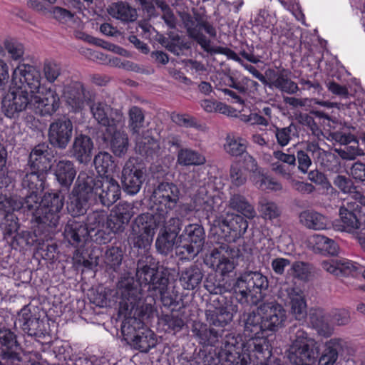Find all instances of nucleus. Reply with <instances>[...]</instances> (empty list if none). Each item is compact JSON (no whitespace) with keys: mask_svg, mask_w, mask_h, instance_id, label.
<instances>
[{"mask_svg":"<svg viewBox=\"0 0 365 365\" xmlns=\"http://www.w3.org/2000/svg\"><path fill=\"white\" fill-rule=\"evenodd\" d=\"M64 192L51 190L41 196L36 195V207H34L32 224H40L53 235L59 225L65 202Z\"/></svg>","mask_w":365,"mask_h":365,"instance_id":"obj_5","label":"nucleus"},{"mask_svg":"<svg viewBox=\"0 0 365 365\" xmlns=\"http://www.w3.org/2000/svg\"><path fill=\"white\" fill-rule=\"evenodd\" d=\"M242 322L244 327V333L252 339H263L264 341V347L269 349L268 341L265 334L269 331L264 327V319L262 316L255 312L244 313L242 317Z\"/></svg>","mask_w":365,"mask_h":365,"instance_id":"obj_27","label":"nucleus"},{"mask_svg":"<svg viewBox=\"0 0 365 365\" xmlns=\"http://www.w3.org/2000/svg\"><path fill=\"white\" fill-rule=\"evenodd\" d=\"M259 212L264 220H270L278 217L281 214L277 205L266 199H262L259 202Z\"/></svg>","mask_w":365,"mask_h":365,"instance_id":"obj_61","label":"nucleus"},{"mask_svg":"<svg viewBox=\"0 0 365 365\" xmlns=\"http://www.w3.org/2000/svg\"><path fill=\"white\" fill-rule=\"evenodd\" d=\"M158 180L153 184V190L151 197L155 205L161 206V210L163 208L168 211L176 208L180 202V191L176 184L169 181L165 178Z\"/></svg>","mask_w":365,"mask_h":365,"instance_id":"obj_17","label":"nucleus"},{"mask_svg":"<svg viewBox=\"0 0 365 365\" xmlns=\"http://www.w3.org/2000/svg\"><path fill=\"white\" fill-rule=\"evenodd\" d=\"M179 283L186 290L197 291L201 286L205 274L202 267L192 264L178 270Z\"/></svg>","mask_w":365,"mask_h":365,"instance_id":"obj_30","label":"nucleus"},{"mask_svg":"<svg viewBox=\"0 0 365 365\" xmlns=\"http://www.w3.org/2000/svg\"><path fill=\"white\" fill-rule=\"evenodd\" d=\"M122 187L113 176L101 179L93 173L80 172L69 193L66 208L72 217L83 216L101 204L109 207L120 198Z\"/></svg>","mask_w":365,"mask_h":365,"instance_id":"obj_1","label":"nucleus"},{"mask_svg":"<svg viewBox=\"0 0 365 365\" xmlns=\"http://www.w3.org/2000/svg\"><path fill=\"white\" fill-rule=\"evenodd\" d=\"M153 298H159L162 302L163 307L167 308L170 312L178 311L180 309V301L178 295L174 294L170 292L169 287L166 290H163L155 295Z\"/></svg>","mask_w":365,"mask_h":365,"instance_id":"obj_53","label":"nucleus"},{"mask_svg":"<svg viewBox=\"0 0 365 365\" xmlns=\"http://www.w3.org/2000/svg\"><path fill=\"white\" fill-rule=\"evenodd\" d=\"M206 235L203 226L198 223H188L181 232L178 247L182 253L195 257L203 250Z\"/></svg>","mask_w":365,"mask_h":365,"instance_id":"obj_16","label":"nucleus"},{"mask_svg":"<svg viewBox=\"0 0 365 365\" xmlns=\"http://www.w3.org/2000/svg\"><path fill=\"white\" fill-rule=\"evenodd\" d=\"M108 11L113 18L123 23L134 22L138 18L136 9L132 7L126 1H118L111 4Z\"/></svg>","mask_w":365,"mask_h":365,"instance_id":"obj_36","label":"nucleus"},{"mask_svg":"<svg viewBox=\"0 0 365 365\" xmlns=\"http://www.w3.org/2000/svg\"><path fill=\"white\" fill-rule=\"evenodd\" d=\"M339 217L334 223L338 230L354 235L361 229V221L354 211L342 206L339 208Z\"/></svg>","mask_w":365,"mask_h":365,"instance_id":"obj_35","label":"nucleus"},{"mask_svg":"<svg viewBox=\"0 0 365 365\" xmlns=\"http://www.w3.org/2000/svg\"><path fill=\"white\" fill-rule=\"evenodd\" d=\"M123 341L133 349L148 353L158 342L157 336L146 324L135 317H126L122 322Z\"/></svg>","mask_w":365,"mask_h":365,"instance_id":"obj_9","label":"nucleus"},{"mask_svg":"<svg viewBox=\"0 0 365 365\" xmlns=\"http://www.w3.org/2000/svg\"><path fill=\"white\" fill-rule=\"evenodd\" d=\"M237 311V306L227 301L219 306L211 304L205 310L206 321L210 326L220 328L223 331V329L232 322Z\"/></svg>","mask_w":365,"mask_h":365,"instance_id":"obj_22","label":"nucleus"},{"mask_svg":"<svg viewBox=\"0 0 365 365\" xmlns=\"http://www.w3.org/2000/svg\"><path fill=\"white\" fill-rule=\"evenodd\" d=\"M336 130L334 131L332 134L333 138L340 143L341 145H345L348 143L355 141L356 137L351 133V130L354 131L356 128L352 125H347L346 123L344 125H339Z\"/></svg>","mask_w":365,"mask_h":365,"instance_id":"obj_59","label":"nucleus"},{"mask_svg":"<svg viewBox=\"0 0 365 365\" xmlns=\"http://www.w3.org/2000/svg\"><path fill=\"white\" fill-rule=\"evenodd\" d=\"M36 195L34 192L27 193L24 197L10 196L8 211L17 212L34 220V207H36Z\"/></svg>","mask_w":365,"mask_h":365,"instance_id":"obj_32","label":"nucleus"},{"mask_svg":"<svg viewBox=\"0 0 365 365\" xmlns=\"http://www.w3.org/2000/svg\"><path fill=\"white\" fill-rule=\"evenodd\" d=\"M44 76L49 83L58 81V78L63 74L61 65L55 61H46L43 68Z\"/></svg>","mask_w":365,"mask_h":365,"instance_id":"obj_58","label":"nucleus"},{"mask_svg":"<svg viewBox=\"0 0 365 365\" xmlns=\"http://www.w3.org/2000/svg\"><path fill=\"white\" fill-rule=\"evenodd\" d=\"M107 220V213L103 210H96L89 212L86 216V225L90 230L95 231L105 227Z\"/></svg>","mask_w":365,"mask_h":365,"instance_id":"obj_57","label":"nucleus"},{"mask_svg":"<svg viewBox=\"0 0 365 365\" xmlns=\"http://www.w3.org/2000/svg\"><path fill=\"white\" fill-rule=\"evenodd\" d=\"M94 144L91 138L86 134H77L69 149L70 157L78 163L86 165L92 158Z\"/></svg>","mask_w":365,"mask_h":365,"instance_id":"obj_28","label":"nucleus"},{"mask_svg":"<svg viewBox=\"0 0 365 365\" xmlns=\"http://www.w3.org/2000/svg\"><path fill=\"white\" fill-rule=\"evenodd\" d=\"M222 350L223 346L217 350L215 349L214 351H207L206 350H200L198 357L201 360L197 361L198 364L202 363L203 365H222Z\"/></svg>","mask_w":365,"mask_h":365,"instance_id":"obj_60","label":"nucleus"},{"mask_svg":"<svg viewBox=\"0 0 365 365\" xmlns=\"http://www.w3.org/2000/svg\"><path fill=\"white\" fill-rule=\"evenodd\" d=\"M17 71H19L21 76V85L11 88L8 94H9L13 90L20 87L24 88L26 91H28L27 88H29L30 91H28V93H30L32 95L43 93V88H41V73L38 70H37L34 66L29 64L19 66L12 73V81H15V76L16 75Z\"/></svg>","mask_w":365,"mask_h":365,"instance_id":"obj_23","label":"nucleus"},{"mask_svg":"<svg viewBox=\"0 0 365 365\" xmlns=\"http://www.w3.org/2000/svg\"><path fill=\"white\" fill-rule=\"evenodd\" d=\"M158 320L159 324L163 326L167 333L179 332L185 324L184 319L180 317L178 311L170 312V314H164L163 311Z\"/></svg>","mask_w":365,"mask_h":365,"instance_id":"obj_44","label":"nucleus"},{"mask_svg":"<svg viewBox=\"0 0 365 365\" xmlns=\"http://www.w3.org/2000/svg\"><path fill=\"white\" fill-rule=\"evenodd\" d=\"M155 246L158 253L167 256L173 252L175 246L179 248L178 240L160 230L156 238Z\"/></svg>","mask_w":365,"mask_h":365,"instance_id":"obj_49","label":"nucleus"},{"mask_svg":"<svg viewBox=\"0 0 365 365\" xmlns=\"http://www.w3.org/2000/svg\"><path fill=\"white\" fill-rule=\"evenodd\" d=\"M300 221L308 228L323 230L326 228V219L324 215L309 210L302 212L299 215Z\"/></svg>","mask_w":365,"mask_h":365,"instance_id":"obj_51","label":"nucleus"},{"mask_svg":"<svg viewBox=\"0 0 365 365\" xmlns=\"http://www.w3.org/2000/svg\"><path fill=\"white\" fill-rule=\"evenodd\" d=\"M357 264L346 259L324 260L321 264L323 269L336 277L354 275L357 270Z\"/></svg>","mask_w":365,"mask_h":365,"instance_id":"obj_34","label":"nucleus"},{"mask_svg":"<svg viewBox=\"0 0 365 365\" xmlns=\"http://www.w3.org/2000/svg\"><path fill=\"white\" fill-rule=\"evenodd\" d=\"M95 169L101 179L115 172L117 164L113 157L108 152H99L93 159Z\"/></svg>","mask_w":365,"mask_h":365,"instance_id":"obj_37","label":"nucleus"},{"mask_svg":"<svg viewBox=\"0 0 365 365\" xmlns=\"http://www.w3.org/2000/svg\"><path fill=\"white\" fill-rule=\"evenodd\" d=\"M86 89L83 83L75 81L66 88L64 98L69 113H78L85 107Z\"/></svg>","mask_w":365,"mask_h":365,"instance_id":"obj_29","label":"nucleus"},{"mask_svg":"<svg viewBox=\"0 0 365 365\" xmlns=\"http://www.w3.org/2000/svg\"><path fill=\"white\" fill-rule=\"evenodd\" d=\"M16 321L22 331L29 336L43 338L47 334L44 321L33 314L27 306L18 313Z\"/></svg>","mask_w":365,"mask_h":365,"instance_id":"obj_24","label":"nucleus"},{"mask_svg":"<svg viewBox=\"0 0 365 365\" xmlns=\"http://www.w3.org/2000/svg\"><path fill=\"white\" fill-rule=\"evenodd\" d=\"M314 250L323 255H336L339 245L332 239L322 235H314L312 237Z\"/></svg>","mask_w":365,"mask_h":365,"instance_id":"obj_45","label":"nucleus"},{"mask_svg":"<svg viewBox=\"0 0 365 365\" xmlns=\"http://www.w3.org/2000/svg\"><path fill=\"white\" fill-rule=\"evenodd\" d=\"M48 146L46 143L35 145L29 153L25 168L19 173L21 187L28 193L43 192L46 187L48 175L53 155L48 156Z\"/></svg>","mask_w":365,"mask_h":365,"instance_id":"obj_4","label":"nucleus"},{"mask_svg":"<svg viewBox=\"0 0 365 365\" xmlns=\"http://www.w3.org/2000/svg\"><path fill=\"white\" fill-rule=\"evenodd\" d=\"M13 321V317L6 312V314L0 316V356L1 359L11 362L21 361L20 343L17 335L9 327V321Z\"/></svg>","mask_w":365,"mask_h":365,"instance_id":"obj_14","label":"nucleus"},{"mask_svg":"<svg viewBox=\"0 0 365 365\" xmlns=\"http://www.w3.org/2000/svg\"><path fill=\"white\" fill-rule=\"evenodd\" d=\"M223 148L226 153L232 157L242 156L247 151V145L245 139L234 133H228L225 137Z\"/></svg>","mask_w":365,"mask_h":365,"instance_id":"obj_43","label":"nucleus"},{"mask_svg":"<svg viewBox=\"0 0 365 365\" xmlns=\"http://www.w3.org/2000/svg\"><path fill=\"white\" fill-rule=\"evenodd\" d=\"M125 251L121 243L108 246L104 255V262L108 269L118 272L123 259Z\"/></svg>","mask_w":365,"mask_h":365,"instance_id":"obj_41","label":"nucleus"},{"mask_svg":"<svg viewBox=\"0 0 365 365\" xmlns=\"http://www.w3.org/2000/svg\"><path fill=\"white\" fill-rule=\"evenodd\" d=\"M60 106V97L56 90L48 88L44 96L40 97L20 87L13 90L2 100L1 112L11 119H18L28 110L41 116H51Z\"/></svg>","mask_w":365,"mask_h":365,"instance_id":"obj_2","label":"nucleus"},{"mask_svg":"<svg viewBox=\"0 0 365 365\" xmlns=\"http://www.w3.org/2000/svg\"><path fill=\"white\" fill-rule=\"evenodd\" d=\"M178 163L183 166L200 165L205 163V158L197 151L182 148L178 154Z\"/></svg>","mask_w":365,"mask_h":365,"instance_id":"obj_50","label":"nucleus"},{"mask_svg":"<svg viewBox=\"0 0 365 365\" xmlns=\"http://www.w3.org/2000/svg\"><path fill=\"white\" fill-rule=\"evenodd\" d=\"M269 287L267 277L259 271H245L241 273L232 285L233 297L244 306L257 305Z\"/></svg>","mask_w":365,"mask_h":365,"instance_id":"obj_6","label":"nucleus"},{"mask_svg":"<svg viewBox=\"0 0 365 365\" xmlns=\"http://www.w3.org/2000/svg\"><path fill=\"white\" fill-rule=\"evenodd\" d=\"M160 216L150 213H143L138 215L132 227V235L130 237L131 249L136 250L140 259H145L146 256H151L148 251L158 227Z\"/></svg>","mask_w":365,"mask_h":365,"instance_id":"obj_11","label":"nucleus"},{"mask_svg":"<svg viewBox=\"0 0 365 365\" xmlns=\"http://www.w3.org/2000/svg\"><path fill=\"white\" fill-rule=\"evenodd\" d=\"M89 240L98 244L105 245L111 241L114 237L113 233L105 226L95 231L92 230L89 231Z\"/></svg>","mask_w":365,"mask_h":365,"instance_id":"obj_63","label":"nucleus"},{"mask_svg":"<svg viewBox=\"0 0 365 365\" xmlns=\"http://www.w3.org/2000/svg\"><path fill=\"white\" fill-rule=\"evenodd\" d=\"M290 312L297 321L299 322L307 317V304L304 297L299 293L294 292L289 293Z\"/></svg>","mask_w":365,"mask_h":365,"instance_id":"obj_47","label":"nucleus"},{"mask_svg":"<svg viewBox=\"0 0 365 365\" xmlns=\"http://www.w3.org/2000/svg\"><path fill=\"white\" fill-rule=\"evenodd\" d=\"M135 275L150 297L169 287L170 269L160 265V262L153 256H146L145 259L138 260Z\"/></svg>","mask_w":365,"mask_h":365,"instance_id":"obj_8","label":"nucleus"},{"mask_svg":"<svg viewBox=\"0 0 365 365\" xmlns=\"http://www.w3.org/2000/svg\"><path fill=\"white\" fill-rule=\"evenodd\" d=\"M51 172L55 183L58 186V190L69 193L73 189L78 175L77 167L75 163L71 160L64 158L54 160L53 163L51 165Z\"/></svg>","mask_w":365,"mask_h":365,"instance_id":"obj_18","label":"nucleus"},{"mask_svg":"<svg viewBox=\"0 0 365 365\" xmlns=\"http://www.w3.org/2000/svg\"><path fill=\"white\" fill-rule=\"evenodd\" d=\"M209 225L214 238L227 243L241 238L248 227V222L242 215L231 212L215 215Z\"/></svg>","mask_w":365,"mask_h":365,"instance_id":"obj_10","label":"nucleus"},{"mask_svg":"<svg viewBox=\"0 0 365 365\" xmlns=\"http://www.w3.org/2000/svg\"><path fill=\"white\" fill-rule=\"evenodd\" d=\"M230 207L240 212L247 218L252 219L255 215L254 207L248 202L246 197L240 194H232L229 200Z\"/></svg>","mask_w":365,"mask_h":365,"instance_id":"obj_46","label":"nucleus"},{"mask_svg":"<svg viewBox=\"0 0 365 365\" xmlns=\"http://www.w3.org/2000/svg\"><path fill=\"white\" fill-rule=\"evenodd\" d=\"M121 126L105 128L102 133V140L106 143L115 156L124 157L128 150L129 140L128 134L122 130Z\"/></svg>","mask_w":365,"mask_h":365,"instance_id":"obj_25","label":"nucleus"},{"mask_svg":"<svg viewBox=\"0 0 365 365\" xmlns=\"http://www.w3.org/2000/svg\"><path fill=\"white\" fill-rule=\"evenodd\" d=\"M264 319V327L271 332H276L284 326L287 311L277 301L261 302L257 309Z\"/></svg>","mask_w":365,"mask_h":365,"instance_id":"obj_20","label":"nucleus"},{"mask_svg":"<svg viewBox=\"0 0 365 365\" xmlns=\"http://www.w3.org/2000/svg\"><path fill=\"white\" fill-rule=\"evenodd\" d=\"M222 365H267L268 360L282 359L264 347L263 339L243 341L240 334H228L222 340Z\"/></svg>","mask_w":365,"mask_h":365,"instance_id":"obj_3","label":"nucleus"},{"mask_svg":"<svg viewBox=\"0 0 365 365\" xmlns=\"http://www.w3.org/2000/svg\"><path fill=\"white\" fill-rule=\"evenodd\" d=\"M254 21L256 26H261L265 29H273L277 20L274 12L264 8L258 10Z\"/></svg>","mask_w":365,"mask_h":365,"instance_id":"obj_56","label":"nucleus"},{"mask_svg":"<svg viewBox=\"0 0 365 365\" xmlns=\"http://www.w3.org/2000/svg\"><path fill=\"white\" fill-rule=\"evenodd\" d=\"M32 230H19L12 236L11 246L14 249L26 248L34 245H43L51 238L52 234L40 224H33Z\"/></svg>","mask_w":365,"mask_h":365,"instance_id":"obj_21","label":"nucleus"},{"mask_svg":"<svg viewBox=\"0 0 365 365\" xmlns=\"http://www.w3.org/2000/svg\"><path fill=\"white\" fill-rule=\"evenodd\" d=\"M309 322L320 335L329 336L332 334V328L328 322V317L324 309H312L309 312Z\"/></svg>","mask_w":365,"mask_h":365,"instance_id":"obj_40","label":"nucleus"},{"mask_svg":"<svg viewBox=\"0 0 365 365\" xmlns=\"http://www.w3.org/2000/svg\"><path fill=\"white\" fill-rule=\"evenodd\" d=\"M88 225L84 221L69 219L64 226L63 237L66 241L73 247H82L89 241Z\"/></svg>","mask_w":365,"mask_h":365,"instance_id":"obj_26","label":"nucleus"},{"mask_svg":"<svg viewBox=\"0 0 365 365\" xmlns=\"http://www.w3.org/2000/svg\"><path fill=\"white\" fill-rule=\"evenodd\" d=\"M1 227L5 235L9 237L14 235L20 230L18 217L13 212L5 214Z\"/></svg>","mask_w":365,"mask_h":365,"instance_id":"obj_62","label":"nucleus"},{"mask_svg":"<svg viewBox=\"0 0 365 365\" xmlns=\"http://www.w3.org/2000/svg\"><path fill=\"white\" fill-rule=\"evenodd\" d=\"M230 178L232 183L237 187H240L246 182L247 176L242 168L240 161H235L231 164Z\"/></svg>","mask_w":365,"mask_h":365,"instance_id":"obj_64","label":"nucleus"},{"mask_svg":"<svg viewBox=\"0 0 365 365\" xmlns=\"http://www.w3.org/2000/svg\"><path fill=\"white\" fill-rule=\"evenodd\" d=\"M143 286L130 275L121 277L117 284V294L120 295L119 309L126 317H135L141 313L143 307Z\"/></svg>","mask_w":365,"mask_h":365,"instance_id":"obj_12","label":"nucleus"},{"mask_svg":"<svg viewBox=\"0 0 365 365\" xmlns=\"http://www.w3.org/2000/svg\"><path fill=\"white\" fill-rule=\"evenodd\" d=\"M120 186L127 195H137L146 178V168L138 159L130 158L124 165L120 175Z\"/></svg>","mask_w":365,"mask_h":365,"instance_id":"obj_15","label":"nucleus"},{"mask_svg":"<svg viewBox=\"0 0 365 365\" xmlns=\"http://www.w3.org/2000/svg\"><path fill=\"white\" fill-rule=\"evenodd\" d=\"M192 331L200 344L215 346L222 338L221 330L217 329L208 323L195 322Z\"/></svg>","mask_w":365,"mask_h":365,"instance_id":"obj_31","label":"nucleus"},{"mask_svg":"<svg viewBox=\"0 0 365 365\" xmlns=\"http://www.w3.org/2000/svg\"><path fill=\"white\" fill-rule=\"evenodd\" d=\"M136 149L147 162L151 163L158 162L163 153L160 142L150 136H146L138 143Z\"/></svg>","mask_w":365,"mask_h":365,"instance_id":"obj_33","label":"nucleus"},{"mask_svg":"<svg viewBox=\"0 0 365 365\" xmlns=\"http://www.w3.org/2000/svg\"><path fill=\"white\" fill-rule=\"evenodd\" d=\"M91 113L99 125L106 128L122 126L124 123V115L120 108H113L105 101H91L88 98Z\"/></svg>","mask_w":365,"mask_h":365,"instance_id":"obj_19","label":"nucleus"},{"mask_svg":"<svg viewBox=\"0 0 365 365\" xmlns=\"http://www.w3.org/2000/svg\"><path fill=\"white\" fill-rule=\"evenodd\" d=\"M215 203L214 197L196 195L193 200V210L195 213L201 212L209 222L215 219V215H220L215 209Z\"/></svg>","mask_w":365,"mask_h":365,"instance_id":"obj_38","label":"nucleus"},{"mask_svg":"<svg viewBox=\"0 0 365 365\" xmlns=\"http://www.w3.org/2000/svg\"><path fill=\"white\" fill-rule=\"evenodd\" d=\"M74 125L68 114L53 118L48 128L46 144L56 150H66L73 135Z\"/></svg>","mask_w":365,"mask_h":365,"instance_id":"obj_13","label":"nucleus"},{"mask_svg":"<svg viewBox=\"0 0 365 365\" xmlns=\"http://www.w3.org/2000/svg\"><path fill=\"white\" fill-rule=\"evenodd\" d=\"M265 86L271 89L277 88L281 92L288 94H294L299 89L296 83L282 73L277 74V77L272 81H267Z\"/></svg>","mask_w":365,"mask_h":365,"instance_id":"obj_48","label":"nucleus"},{"mask_svg":"<svg viewBox=\"0 0 365 365\" xmlns=\"http://www.w3.org/2000/svg\"><path fill=\"white\" fill-rule=\"evenodd\" d=\"M128 128L133 134H139L144 128L145 115L143 110L138 106H133L128 110Z\"/></svg>","mask_w":365,"mask_h":365,"instance_id":"obj_52","label":"nucleus"},{"mask_svg":"<svg viewBox=\"0 0 365 365\" xmlns=\"http://www.w3.org/2000/svg\"><path fill=\"white\" fill-rule=\"evenodd\" d=\"M179 16L186 29L187 36L197 42L204 34L195 26V21H194L193 16L187 11L179 12Z\"/></svg>","mask_w":365,"mask_h":365,"instance_id":"obj_55","label":"nucleus"},{"mask_svg":"<svg viewBox=\"0 0 365 365\" xmlns=\"http://www.w3.org/2000/svg\"><path fill=\"white\" fill-rule=\"evenodd\" d=\"M342 349L340 339H331L324 344L319 357L318 365H334L339 357V351Z\"/></svg>","mask_w":365,"mask_h":365,"instance_id":"obj_39","label":"nucleus"},{"mask_svg":"<svg viewBox=\"0 0 365 365\" xmlns=\"http://www.w3.org/2000/svg\"><path fill=\"white\" fill-rule=\"evenodd\" d=\"M203 286L211 294H222L227 292L232 293V286H227L225 278L217 273L208 274L204 280Z\"/></svg>","mask_w":365,"mask_h":365,"instance_id":"obj_42","label":"nucleus"},{"mask_svg":"<svg viewBox=\"0 0 365 365\" xmlns=\"http://www.w3.org/2000/svg\"><path fill=\"white\" fill-rule=\"evenodd\" d=\"M292 345L288 359L294 365H312L319 356L317 341L310 337L304 327L299 322H294L287 331Z\"/></svg>","mask_w":365,"mask_h":365,"instance_id":"obj_7","label":"nucleus"},{"mask_svg":"<svg viewBox=\"0 0 365 365\" xmlns=\"http://www.w3.org/2000/svg\"><path fill=\"white\" fill-rule=\"evenodd\" d=\"M186 225L184 219L182 217H173L165 221L161 230L180 240L181 232Z\"/></svg>","mask_w":365,"mask_h":365,"instance_id":"obj_54","label":"nucleus"}]
</instances>
